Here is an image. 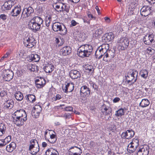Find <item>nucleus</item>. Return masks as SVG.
Segmentation results:
<instances>
[{
  "mask_svg": "<svg viewBox=\"0 0 155 155\" xmlns=\"http://www.w3.org/2000/svg\"><path fill=\"white\" fill-rule=\"evenodd\" d=\"M93 50L92 45L88 44L83 45L79 47L77 54L81 58L87 57L90 54Z\"/></svg>",
  "mask_w": 155,
  "mask_h": 155,
  "instance_id": "f257e3e1",
  "label": "nucleus"
},
{
  "mask_svg": "<svg viewBox=\"0 0 155 155\" xmlns=\"http://www.w3.org/2000/svg\"><path fill=\"white\" fill-rule=\"evenodd\" d=\"M45 138L48 142L54 143L57 141V135L55 131L52 130L47 129L45 133Z\"/></svg>",
  "mask_w": 155,
  "mask_h": 155,
  "instance_id": "f03ea898",
  "label": "nucleus"
},
{
  "mask_svg": "<svg viewBox=\"0 0 155 155\" xmlns=\"http://www.w3.org/2000/svg\"><path fill=\"white\" fill-rule=\"evenodd\" d=\"M118 49L119 51L124 50L128 47L129 41L127 38L124 37L121 38L117 42Z\"/></svg>",
  "mask_w": 155,
  "mask_h": 155,
  "instance_id": "7ed1b4c3",
  "label": "nucleus"
},
{
  "mask_svg": "<svg viewBox=\"0 0 155 155\" xmlns=\"http://www.w3.org/2000/svg\"><path fill=\"white\" fill-rule=\"evenodd\" d=\"M91 94L90 89L86 85L81 86L80 90V98L83 101L87 100Z\"/></svg>",
  "mask_w": 155,
  "mask_h": 155,
  "instance_id": "20e7f679",
  "label": "nucleus"
},
{
  "mask_svg": "<svg viewBox=\"0 0 155 155\" xmlns=\"http://www.w3.org/2000/svg\"><path fill=\"white\" fill-rule=\"evenodd\" d=\"M138 74V71L136 70H132L128 72L126 77L127 83H129L131 82L132 84L135 82L137 79Z\"/></svg>",
  "mask_w": 155,
  "mask_h": 155,
  "instance_id": "39448f33",
  "label": "nucleus"
},
{
  "mask_svg": "<svg viewBox=\"0 0 155 155\" xmlns=\"http://www.w3.org/2000/svg\"><path fill=\"white\" fill-rule=\"evenodd\" d=\"M23 42L25 46L29 48H32L36 45V41L33 36H27L23 39Z\"/></svg>",
  "mask_w": 155,
  "mask_h": 155,
  "instance_id": "423d86ee",
  "label": "nucleus"
},
{
  "mask_svg": "<svg viewBox=\"0 0 155 155\" xmlns=\"http://www.w3.org/2000/svg\"><path fill=\"white\" fill-rule=\"evenodd\" d=\"M139 144V141L137 138H133L132 141L128 145L127 149L130 153L134 152Z\"/></svg>",
  "mask_w": 155,
  "mask_h": 155,
  "instance_id": "0eeeda50",
  "label": "nucleus"
},
{
  "mask_svg": "<svg viewBox=\"0 0 155 155\" xmlns=\"http://www.w3.org/2000/svg\"><path fill=\"white\" fill-rule=\"evenodd\" d=\"M2 75L5 81H9L13 78L14 74L12 71L9 69H5L3 70Z\"/></svg>",
  "mask_w": 155,
  "mask_h": 155,
  "instance_id": "6e6552de",
  "label": "nucleus"
},
{
  "mask_svg": "<svg viewBox=\"0 0 155 155\" xmlns=\"http://www.w3.org/2000/svg\"><path fill=\"white\" fill-rule=\"evenodd\" d=\"M13 118L20 117H27V115L25 111L22 109L17 110L12 114Z\"/></svg>",
  "mask_w": 155,
  "mask_h": 155,
  "instance_id": "1a4fd4ad",
  "label": "nucleus"
},
{
  "mask_svg": "<svg viewBox=\"0 0 155 155\" xmlns=\"http://www.w3.org/2000/svg\"><path fill=\"white\" fill-rule=\"evenodd\" d=\"M41 110L42 108L40 105H35L32 110L31 113L32 116L36 118H38Z\"/></svg>",
  "mask_w": 155,
  "mask_h": 155,
  "instance_id": "9d476101",
  "label": "nucleus"
},
{
  "mask_svg": "<svg viewBox=\"0 0 155 155\" xmlns=\"http://www.w3.org/2000/svg\"><path fill=\"white\" fill-rule=\"evenodd\" d=\"M135 134L134 132L132 129H129L125 132L122 133L121 137L123 138L127 139H130L133 137Z\"/></svg>",
  "mask_w": 155,
  "mask_h": 155,
  "instance_id": "9b49d317",
  "label": "nucleus"
},
{
  "mask_svg": "<svg viewBox=\"0 0 155 155\" xmlns=\"http://www.w3.org/2000/svg\"><path fill=\"white\" fill-rule=\"evenodd\" d=\"M151 12V9L150 6H143L140 9V14L142 16L146 17L149 15Z\"/></svg>",
  "mask_w": 155,
  "mask_h": 155,
  "instance_id": "f8f14e48",
  "label": "nucleus"
},
{
  "mask_svg": "<svg viewBox=\"0 0 155 155\" xmlns=\"http://www.w3.org/2000/svg\"><path fill=\"white\" fill-rule=\"evenodd\" d=\"M74 84L71 82L67 83L65 84V86L62 87L63 90L65 93L71 92L74 90Z\"/></svg>",
  "mask_w": 155,
  "mask_h": 155,
  "instance_id": "ddd939ff",
  "label": "nucleus"
},
{
  "mask_svg": "<svg viewBox=\"0 0 155 155\" xmlns=\"http://www.w3.org/2000/svg\"><path fill=\"white\" fill-rule=\"evenodd\" d=\"M42 24H36L35 22L29 21L28 22V26L29 28L34 31H39Z\"/></svg>",
  "mask_w": 155,
  "mask_h": 155,
  "instance_id": "4468645a",
  "label": "nucleus"
},
{
  "mask_svg": "<svg viewBox=\"0 0 155 155\" xmlns=\"http://www.w3.org/2000/svg\"><path fill=\"white\" fill-rule=\"evenodd\" d=\"M35 83L37 88H41L45 86L46 84V81L44 78L40 77L35 80Z\"/></svg>",
  "mask_w": 155,
  "mask_h": 155,
  "instance_id": "2eb2a0df",
  "label": "nucleus"
},
{
  "mask_svg": "<svg viewBox=\"0 0 155 155\" xmlns=\"http://www.w3.org/2000/svg\"><path fill=\"white\" fill-rule=\"evenodd\" d=\"M21 8L20 5H18L14 7L11 12V15L13 17H17L20 14Z\"/></svg>",
  "mask_w": 155,
  "mask_h": 155,
  "instance_id": "dca6fc26",
  "label": "nucleus"
},
{
  "mask_svg": "<svg viewBox=\"0 0 155 155\" xmlns=\"http://www.w3.org/2000/svg\"><path fill=\"white\" fill-rule=\"evenodd\" d=\"M71 49L70 46H66L61 49L59 52L60 55L66 56L71 53Z\"/></svg>",
  "mask_w": 155,
  "mask_h": 155,
  "instance_id": "f3484780",
  "label": "nucleus"
},
{
  "mask_svg": "<svg viewBox=\"0 0 155 155\" xmlns=\"http://www.w3.org/2000/svg\"><path fill=\"white\" fill-rule=\"evenodd\" d=\"M27 117L13 118V121L17 126H21L23 125L24 122L26 121Z\"/></svg>",
  "mask_w": 155,
  "mask_h": 155,
  "instance_id": "a211bd4d",
  "label": "nucleus"
},
{
  "mask_svg": "<svg viewBox=\"0 0 155 155\" xmlns=\"http://www.w3.org/2000/svg\"><path fill=\"white\" fill-rule=\"evenodd\" d=\"M101 110L102 113L104 114L105 116H110L111 114V108L105 105L104 104L101 107Z\"/></svg>",
  "mask_w": 155,
  "mask_h": 155,
  "instance_id": "6ab92c4d",
  "label": "nucleus"
},
{
  "mask_svg": "<svg viewBox=\"0 0 155 155\" xmlns=\"http://www.w3.org/2000/svg\"><path fill=\"white\" fill-rule=\"evenodd\" d=\"M149 148L147 146H143L139 149L137 153V155H148Z\"/></svg>",
  "mask_w": 155,
  "mask_h": 155,
  "instance_id": "aec40b11",
  "label": "nucleus"
},
{
  "mask_svg": "<svg viewBox=\"0 0 155 155\" xmlns=\"http://www.w3.org/2000/svg\"><path fill=\"white\" fill-rule=\"evenodd\" d=\"M154 36L152 34H150L148 36L145 35L143 40L145 44L146 45H150L151 44L153 41Z\"/></svg>",
  "mask_w": 155,
  "mask_h": 155,
  "instance_id": "412c9836",
  "label": "nucleus"
},
{
  "mask_svg": "<svg viewBox=\"0 0 155 155\" xmlns=\"http://www.w3.org/2000/svg\"><path fill=\"white\" fill-rule=\"evenodd\" d=\"M114 38V35L112 32L106 33L103 37L104 41L105 42H109Z\"/></svg>",
  "mask_w": 155,
  "mask_h": 155,
  "instance_id": "4be33fe9",
  "label": "nucleus"
},
{
  "mask_svg": "<svg viewBox=\"0 0 155 155\" xmlns=\"http://www.w3.org/2000/svg\"><path fill=\"white\" fill-rule=\"evenodd\" d=\"M69 75L72 79H77L81 77V74L79 71L77 70H72L70 73Z\"/></svg>",
  "mask_w": 155,
  "mask_h": 155,
  "instance_id": "5701e85b",
  "label": "nucleus"
},
{
  "mask_svg": "<svg viewBox=\"0 0 155 155\" xmlns=\"http://www.w3.org/2000/svg\"><path fill=\"white\" fill-rule=\"evenodd\" d=\"M28 58L29 61L38 62L40 59L39 56L36 54H31L28 55Z\"/></svg>",
  "mask_w": 155,
  "mask_h": 155,
  "instance_id": "b1692460",
  "label": "nucleus"
},
{
  "mask_svg": "<svg viewBox=\"0 0 155 155\" xmlns=\"http://www.w3.org/2000/svg\"><path fill=\"white\" fill-rule=\"evenodd\" d=\"M106 51H104L102 48L100 46L96 51L95 53V55L99 59L101 58L104 55Z\"/></svg>",
  "mask_w": 155,
  "mask_h": 155,
  "instance_id": "393cba45",
  "label": "nucleus"
},
{
  "mask_svg": "<svg viewBox=\"0 0 155 155\" xmlns=\"http://www.w3.org/2000/svg\"><path fill=\"white\" fill-rule=\"evenodd\" d=\"M34 12V10L33 8L31 6H29L28 8H24L22 12V14L25 12L26 17H28L31 14L33 13Z\"/></svg>",
  "mask_w": 155,
  "mask_h": 155,
  "instance_id": "a878e982",
  "label": "nucleus"
},
{
  "mask_svg": "<svg viewBox=\"0 0 155 155\" xmlns=\"http://www.w3.org/2000/svg\"><path fill=\"white\" fill-rule=\"evenodd\" d=\"M46 155H59L58 152L53 148H50L45 152Z\"/></svg>",
  "mask_w": 155,
  "mask_h": 155,
  "instance_id": "bb28decb",
  "label": "nucleus"
},
{
  "mask_svg": "<svg viewBox=\"0 0 155 155\" xmlns=\"http://www.w3.org/2000/svg\"><path fill=\"white\" fill-rule=\"evenodd\" d=\"M84 70L86 72L89 73H93L94 72V68L92 65L89 64H86L83 66Z\"/></svg>",
  "mask_w": 155,
  "mask_h": 155,
  "instance_id": "cd10ccee",
  "label": "nucleus"
},
{
  "mask_svg": "<svg viewBox=\"0 0 155 155\" xmlns=\"http://www.w3.org/2000/svg\"><path fill=\"white\" fill-rule=\"evenodd\" d=\"M27 68L30 71L36 72L38 71V66L35 64H28L27 65Z\"/></svg>",
  "mask_w": 155,
  "mask_h": 155,
  "instance_id": "c85d7f7f",
  "label": "nucleus"
},
{
  "mask_svg": "<svg viewBox=\"0 0 155 155\" xmlns=\"http://www.w3.org/2000/svg\"><path fill=\"white\" fill-rule=\"evenodd\" d=\"M14 102L12 100H8L4 103V107L8 109H11L13 107Z\"/></svg>",
  "mask_w": 155,
  "mask_h": 155,
  "instance_id": "c756f323",
  "label": "nucleus"
},
{
  "mask_svg": "<svg viewBox=\"0 0 155 155\" xmlns=\"http://www.w3.org/2000/svg\"><path fill=\"white\" fill-rule=\"evenodd\" d=\"M54 67L53 65L50 64H47L44 67V69L47 73H50L54 70Z\"/></svg>",
  "mask_w": 155,
  "mask_h": 155,
  "instance_id": "7c9ffc66",
  "label": "nucleus"
},
{
  "mask_svg": "<svg viewBox=\"0 0 155 155\" xmlns=\"http://www.w3.org/2000/svg\"><path fill=\"white\" fill-rule=\"evenodd\" d=\"M29 21L35 22L36 24L39 23V24H43V19L40 17L38 16L34 17Z\"/></svg>",
  "mask_w": 155,
  "mask_h": 155,
  "instance_id": "2f4dec72",
  "label": "nucleus"
},
{
  "mask_svg": "<svg viewBox=\"0 0 155 155\" xmlns=\"http://www.w3.org/2000/svg\"><path fill=\"white\" fill-rule=\"evenodd\" d=\"M16 147L15 143L14 142H12L9 144L7 146L6 149L8 152H12Z\"/></svg>",
  "mask_w": 155,
  "mask_h": 155,
  "instance_id": "473e14b6",
  "label": "nucleus"
},
{
  "mask_svg": "<svg viewBox=\"0 0 155 155\" xmlns=\"http://www.w3.org/2000/svg\"><path fill=\"white\" fill-rule=\"evenodd\" d=\"M25 97L26 100L30 103H33L36 101L35 96L32 94H27Z\"/></svg>",
  "mask_w": 155,
  "mask_h": 155,
  "instance_id": "72a5a7b5",
  "label": "nucleus"
},
{
  "mask_svg": "<svg viewBox=\"0 0 155 155\" xmlns=\"http://www.w3.org/2000/svg\"><path fill=\"white\" fill-rule=\"evenodd\" d=\"M63 24L59 22H55L53 23L52 28L53 30L55 32H58V30L61 28V26Z\"/></svg>",
  "mask_w": 155,
  "mask_h": 155,
  "instance_id": "f704fd0d",
  "label": "nucleus"
},
{
  "mask_svg": "<svg viewBox=\"0 0 155 155\" xmlns=\"http://www.w3.org/2000/svg\"><path fill=\"white\" fill-rule=\"evenodd\" d=\"M148 71L145 69H142L140 71V74L141 77L144 79H146L148 76Z\"/></svg>",
  "mask_w": 155,
  "mask_h": 155,
  "instance_id": "c9c22d12",
  "label": "nucleus"
},
{
  "mask_svg": "<svg viewBox=\"0 0 155 155\" xmlns=\"http://www.w3.org/2000/svg\"><path fill=\"white\" fill-rule=\"evenodd\" d=\"M155 47L153 45H150L146 50L145 52L150 55H152L155 52Z\"/></svg>",
  "mask_w": 155,
  "mask_h": 155,
  "instance_id": "e433bc0d",
  "label": "nucleus"
},
{
  "mask_svg": "<svg viewBox=\"0 0 155 155\" xmlns=\"http://www.w3.org/2000/svg\"><path fill=\"white\" fill-rule=\"evenodd\" d=\"M150 101L147 99H143L139 104L141 107L144 108L148 106L150 104Z\"/></svg>",
  "mask_w": 155,
  "mask_h": 155,
  "instance_id": "4c0bfd02",
  "label": "nucleus"
},
{
  "mask_svg": "<svg viewBox=\"0 0 155 155\" xmlns=\"http://www.w3.org/2000/svg\"><path fill=\"white\" fill-rule=\"evenodd\" d=\"M12 5L9 3V2L6 1L2 6V8L4 11H6L10 10L12 7Z\"/></svg>",
  "mask_w": 155,
  "mask_h": 155,
  "instance_id": "58836bf2",
  "label": "nucleus"
},
{
  "mask_svg": "<svg viewBox=\"0 0 155 155\" xmlns=\"http://www.w3.org/2000/svg\"><path fill=\"white\" fill-rule=\"evenodd\" d=\"M60 28V29L58 30V32H59V33L60 35H65L67 34V28L64 24L61 26V28Z\"/></svg>",
  "mask_w": 155,
  "mask_h": 155,
  "instance_id": "ea45409f",
  "label": "nucleus"
},
{
  "mask_svg": "<svg viewBox=\"0 0 155 155\" xmlns=\"http://www.w3.org/2000/svg\"><path fill=\"white\" fill-rule=\"evenodd\" d=\"M29 150L30 151L32 155L36 154L39 150V146L37 147H29Z\"/></svg>",
  "mask_w": 155,
  "mask_h": 155,
  "instance_id": "a19ab883",
  "label": "nucleus"
},
{
  "mask_svg": "<svg viewBox=\"0 0 155 155\" xmlns=\"http://www.w3.org/2000/svg\"><path fill=\"white\" fill-rule=\"evenodd\" d=\"M15 97L16 99L19 101L22 100L23 98V96L22 93L20 91L16 92L15 94Z\"/></svg>",
  "mask_w": 155,
  "mask_h": 155,
  "instance_id": "79ce46f5",
  "label": "nucleus"
},
{
  "mask_svg": "<svg viewBox=\"0 0 155 155\" xmlns=\"http://www.w3.org/2000/svg\"><path fill=\"white\" fill-rule=\"evenodd\" d=\"M6 127L4 124L0 123V136H2L5 133Z\"/></svg>",
  "mask_w": 155,
  "mask_h": 155,
  "instance_id": "37998d69",
  "label": "nucleus"
},
{
  "mask_svg": "<svg viewBox=\"0 0 155 155\" xmlns=\"http://www.w3.org/2000/svg\"><path fill=\"white\" fill-rule=\"evenodd\" d=\"M38 145H39V144L37 140L35 139H31V140L29 147H34L35 146L37 147Z\"/></svg>",
  "mask_w": 155,
  "mask_h": 155,
  "instance_id": "c03bdc74",
  "label": "nucleus"
},
{
  "mask_svg": "<svg viewBox=\"0 0 155 155\" xmlns=\"http://www.w3.org/2000/svg\"><path fill=\"white\" fill-rule=\"evenodd\" d=\"M51 19V17L50 15H47L45 17V25L47 27H49L50 26Z\"/></svg>",
  "mask_w": 155,
  "mask_h": 155,
  "instance_id": "a18cd8bd",
  "label": "nucleus"
},
{
  "mask_svg": "<svg viewBox=\"0 0 155 155\" xmlns=\"http://www.w3.org/2000/svg\"><path fill=\"white\" fill-rule=\"evenodd\" d=\"M124 109L120 108L116 111L115 115L117 117H121L124 115Z\"/></svg>",
  "mask_w": 155,
  "mask_h": 155,
  "instance_id": "49530a36",
  "label": "nucleus"
},
{
  "mask_svg": "<svg viewBox=\"0 0 155 155\" xmlns=\"http://www.w3.org/2000/svg\"><path fill=\"white\" fill-rule=\"evenodd\" d=\"M11 136H8L6 137L5 139L2 140V142H3V143L5 144V146L11 141Z\"/></svg>",
  "mask_w": 155,
  "mask_h": 155,
  "instance_id": "de8ad7c7",
  "label": "nucleus"
},
{
  "mask_svg": "<svg viewBox=\"0 0 155 155\" xmlns=\"http://www.w3.org/2000/svg\"><path fill=\"white\" fill-rule=\"evenodd\" d=\"M100 46L102 48L104 51L107 52L108 50H109V45L108 44H103Z\"/></svg>",
  "mask_w": 155,
  "mask_h": 155,
  "instance_id": "09e8293b",
  "label": "nucleus"
},
{
  "mask_svg": "<svg viewBox=\"0 0 155 155\" xmlns=\"http://www.w3.org/2000/svg\"><path fill=\"white\" fill-rule=\"evenodd\" d=\"M103 33V29L102 28H99L97 29L95 31L96 36L98 37L101 35Z\"/></svg>",
  "mask_w": 155,
  "mask_h": 155,
  "instance_id": "8fccbe9b",
  "label": "nucleus"
},
{
  "mask_svg": "<svg viewBox=\"0 0 155 155\" xmlns=\"http://www.w3.org/2000/svg\"><path fill=\"white\" fill-rule=\"evenodd\" d=\"M61 11L62 12H63L64 11H65L66 12L68 13L69 11V8L67 6L64 4H63V6L61 7Z\"/></svg>",
  "mask_w": 155,
  "mask_h": 155,
  "instance_id": "3c124183",
  "label": "nucleus"
},
{
  "mask_svg": "<svg viewBox=\"0 0 155 155\" xmlns=\"http://www.w3.org/2000/svg\"><path fill=\"white\" fill-rule=\"evenodd\" d=\"M114 51L113 52L112 51L109 50L107 51L109 57L110 58H113L115 56Z\"/></svg>",
  "mask_w": 155,
  "mask_h": 155,
  "instance_id": "603ef678",
  "label": "nucleus"
},
{
  "mask_svg": "<svg viewBox=\"0 0 155 155\" xmlns=\"http://www.w3.org/2000/svg\"><path fill=\"white\" fill-rule=\"evenodd\" d=\"M61 41L60 42V40L58 38H56L55 39V42L56 44H57L59 46H61L62 45L64 42V40H61Z\"/></svg>",
  "mask_w": 155,
  "mask_h": 155,
  "instance_id": "864d4df0",
  "label": "nucleus"
},
{
  "mask_svg": "<svg viewBox=\"0 0 155 155\" xmlns=\"http://www.w3.org/2000/svg\"><path fill=\"white\" fill-rule=\"evenodd\" d=\"M104 57L103 58V60L105 62H107L108 61V59L107 58L108 57H109V54L107 52H106L104 54Z\"/></svg>",
  "mask_w": 155,
  "mask_h": 155,
  "instance_id": "5fc2aeb1",
  "label": "nucleus"
},
{
  "mask_svg": "<svg viewBox=\"0 0 155 155\" xmlns=\"http://www.w3.org/2000/svg\"><path fill=\"white\" fill-rule=\"evenodd\" d=\"M61 95L59 94H57L56 96L54 97H53L52 99L54 101H56L58 100H59L61 98Z\"/></svg>",
  "mask_w": 155,
  "mask_h": 155,
  "instance_id": "6e6d98bb",
  "label": "nucleus"
},
{
  "mask_svg": "<svg viewBox=\"0 0 155 155\" xmlns=\"http://www.w3.org/2000/svg\"><path fill=\"white\" fill-rule=\"evenodd\" d=\"M74 147L75 148V149L74 150V152H75L76 153H78V152H80L81 153V154L82 153V151L81 150L80 148H78V147H72L71 148H70V149L73 148Z\"/></svg>",
  "mask_w": 155,
  "mask_h": 155,
  "instance_id": "4d7b16f0",
  "label": "nucleus"
},
{
  "mask_svg": "<svg viewBox=\"0 0 155 155\" xmlns=\"http://www.w3.org/2000/svg\"><path fill=\"white\" fill-rule=\"evenodd\" d=\"M64 109L66 111H73V108L71 106H67L64 108Z\"/></svg>",
  "mask_w": 155,
  "mask_h": 155,
  "instance_id": "13d9d810",
  "label": "nucleus"
},
{
  "mask_svg": "<svg viewBox=\"0 0 155 155\" xmlns=\"http://www.w3.org/2000/svg\"><path fill=\"white\" fill-rule=\"evenodd\" d=\"M71 22V25L73 26H74L76 25L79 24V23L76 22L74 20H72Z\"/></svg>",
  "mask_w": 155,
  "mask_h": 155,
  "instance_id": "bf43d9fd",
  "label": "nucleus"
},
{
  "mask_svg": "<svg viewBox=\"0 0 155 155\" xmlns=\"http://www.w3.org/2000/svg\"><path fill=\"white\" fill-rule=\"evenodd\" d=\"M87 17L90 18L89 20L90 21L92 19L95 20L96 19V17H95L92 14H91L90 15H89Z\"/></svg>",
  "mask_w": 155,
  "mask_h": 155,
  "instance_id": "052dcab7",
  "label": "nucleus"
},
{
  "mask_svg": "<svg viewBox=\"0 0 155 155\" xmlns=\"http://www.w3.org/2000/svg\"><path fill=\"white\" fill-rule=\"evenodd\" d=\"M0 18L3 20H5L6 19L7 16L4 14H2L0 15Z\"/></svg>",
  "mask_w": 155,
  "mask_h": 155,
  "instance_id": "680f3d73",
  "label": "nucleus"
},
{
  "mask_svg": "<svg viewBox=\"0 0 155 155\" xmlns=\"http://www.w3.org/2000/svg\"><path fill=\"white\" fill-rule=\"evenodd\" d=\"M64 116L66 119L69 118L71 117V115L68 113H65Z\"/></svg>",
  "mask_w": 155,
  "mask_h": 155,
  "instance_id": "e2e57ef3",
  "label": "nucleus"
},
{
  "mask_svg": "<svg viewBox=\"0 0 155 155\" xmlns=\"http://www.w3.org/2000/svg\"><path fill=\"white\" fill-rule=\"evenodd\" d=\"M60 8V6L59 5H57L55 8V10H56L57 11L59 12H61V10H60L59 8Z\"/></svg>",
  "mask_w": 155,
  "mask_h": 155,
  "instance_id": "0e129e2a",
  "label": "nucleus"
},
{
  "mask_svg": "<svg viewBox=\"0 0 155 155\" xmlns=\"http://www.w3.org/2000/svg\"><path fill=\"white\" fill-rule=\"evenodd\" d=\"M120 100V99L119 97H116L113 100V101L114 103H115L119 102Z\"/></svg>",
  "mask_w": 155,
  "mask_h": 155,
  "instance_id": "69168bd1",
  "label": "nucleus"
},
{
  "mask_svg": "<svg viewBox=\"0 0 155 155\" xmlns=\"http://www.w3.org/2000/svg\"><path fill=\"white\" fill-rule=\"evenodd\" d=\"M6 94V92L4 91H2L0 92V96L1 97H4Z\"/></svg>",
  "mask_w": 155,
  "mask_h": 155,
  "instance_id": "338daca9",
  "label": "nucleus"
},
{
  "mask_svg": "<svg viewBox=\"0 0 155 155\" xmlns=\"http://www.w3.org/2000/svg\"><path fill=\"white\" fill-rule=\"evenodd\" d=\"M146 1H147L151 5L155 3V0H146Z\"/></svg>",
  "mask_w": 155,
  "mask_h": 155,
  "instance_id": "774afa93",
  "label": "nucleus"
}]
</instances>
